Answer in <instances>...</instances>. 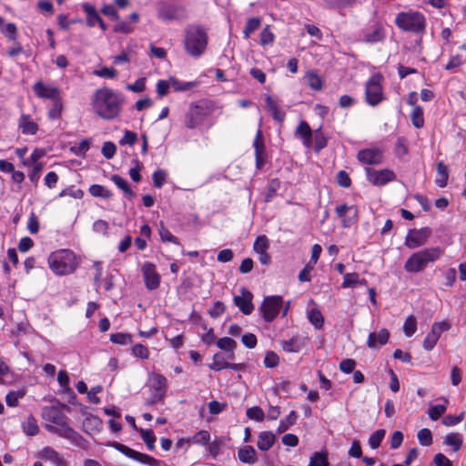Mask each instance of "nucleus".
<instances>
[{
	"label": "nucleus",
	"mask_w": 466,
	"mask_h": 466,
	"mask_svg": "<svg viewBox=\"0 0 466 466\" xmlns=\"http://www.w3.org/2000/svg\"><path fill=\"white\" fill-rule=\"evenodd\" d=\"M125 99L119 91L109 87H101L93 94L91 106L93 111L104 120H114L120 116Z\"/></svg>",
	"instance_id": "nucleus-2"
},
{
	"label": "nucleus",
	"mask_w": 466,
	"mask_h": 466,
	"mask_svg": "<svg viewBox=\"0 0 466 466\" xmlns=\"http://www.w3.org/2000/svg\"><path fill=\"white\" fill-rule=\"evenodd\" d=\"M275 41V35L270 30V26L267 25L263 28L259 35V44L262 46H272Z\"/></svg>",
	"instance_id": "nucleus-47"
},
{
	"label": "nucleus",
	"mask_w": 466,
	"mask_h": 466,
	"mask_svg": "<svg viewBox=\"0 0 466 466\" xmlns=\"http://www.w3.org/2000/svg\"><path fill=\"white\" fill-rule=\"evenodd\" d=\"M265 104L267 109L270 112L272 118L279 123H282L285 119L286 113L279 107L278 101L272 96H267L265 98Z\"/></svg>",
	"instance_id": "nucleus-26"
},
{
	"label": "nucleus",
	"mask_w": 466,
	"mask_h": 466,
	"mask_svg": "<svg viewBox=\"0 0 466 466\" xmlns=\"http://www.w3.org/2000/svg\"><path fill=\"white\" fill-rule=\"evenodd\" d=\"M82 9L86 15V25L94 27L100 21L101 17L96 8L90 3L82 4Z\"/></svg>",
	"instance_id": "nucleus-30"
},
{
	"label": "nucleus",
	"mask_w": 466,
	"mask_h": 466,
	"mask_svg": "<svg viewBox=\"0 0 466 466\" xmlns=\"http://www.w3.org/2000/svg\"><path fill=\"white\" fill-rule=\"evenodd\" d=\"M93 74L99 77L113 79L117 76V71L116 69H114L113 67L109 68V67L104 66V67L95 70L93 72Z\"/></svg>",
	"instance_id": "nucleus-64"
},
{
	"label": "nucleus",
	"mask_w": 466,
	"mask_h": 466,
	"mask_svg": "<svg viewBox=\"0 0 466 466\" xmlns=\"http://www.w3.org/2000/svg\"><path fill=\"white\" fill-rule=\"evenodd\" d=\"M365 279H360V275L356 272L353 273H346L343 276V282L341 284L342 289L352 288L357 284H365Z\"/></svg>",
	"instance_id": "nucleus-36"
},
{
	"label": "nucleus",
	"mask_w": 466,
	"mask_h": 466,
	"mask_svg": "<svg viewBox=\"0 0 466 466\" xmlns=\"http://www.w3.org/2000/svg\"><path fill=\"white\" fill-rule=\"evenodd\" d=\"M83 426L86 432L89 431H99L102 426V421L97 416L88 414L83 422Z\"/></svg>",
	"instance_id": "nucleus-38"
},
{
	"label": "nucleus",
	"mask_w": 466,
	"mask_h": 466,
	"mask_svg": "<svg viewBox=\"0 0 466 466\" xmlns=\"http://www.w3.org/2000/svg\"><path fill=\"white\" fill-rule=\"evenodd\" d=\"M216 344L217 347L223 350L224 352L235 351L237 348V342L229 337H223L218 339Z\"/></svg>",
	"instance_id": "nucleus-46"
},
{
	"label": "nucleus",
	"mask_w": 466,
	"mask_h": 466,
	"mask_svg": "<svg viewBox=\"0 0 466 466\" xmlns=\"http://www.w3.org/2000/svg\"><path fill=\"white\" fill-rule=\"evenodd\" d=\"M132 355L141 360H147L149 358V351L147 348L140 343L135 344L131 348Z\"/></svg>",
	"instance_id": "nucleus-61"
},
{
	"label": "nucleus",
	"mask_w": 466,
	"mask_h": 466,
	"mask_svg": "<svg viewBox=\"0 0 466 466\" xmlns=\"http://www.w3.org/2000/svg\"><path fill=\"white\" fill-rule=\"evenodd\" d=\"M410 120L416 128H420L424 125L423 109L420 106L413 107L410 113Z\"/></svg>",
	"instance_id": "nucleus-43"
},
{
	"label": "nucleus",
	"mask_w": 466,
	"mask_h": 466,
	"mask_svg": "<svg viewBox=\"0 0 466 466\" xmlns=\"http://www.w3.org/2000/svg\"><path fill=\"white\" fill-rule=\"evenodd\" d=\"M367 179L374 186L381 187L396 179V174L388 168L376 170L366 167Z\"/></svg>",
	"instance_id": "nucleus-12"
},
{
	"label": "nucleus",
	"mask_w": 466,
	"mask_h": 466,
	"mask_svg": "<svg viewBox=\"0 0 466 466\" xmlns=\"http://www.w3.org/2000/svg\"><path fill=\"white\" fill-rule=\"evenodd\" d=\"M246 415L248 419L255 421H262L265 418V413L258 406H254L247 410Z\"/></svg>",
	"instance_id": "nucleus-59"
},
{
	"label": "nucleus",
	"mask_w": 466,
	"mask_h": 466,
	"mask_svg": "<svg viewBox=\"0 0 466 466\" xmlns=\"http://www.w3.org/2000/svg\"><path fill=\"white\" fill-rule=\"evenodd\" d=\"M443 443L452 447L454 451H458L462 446L463 439L460 433H450L444 438Z\"/></svg>",
	"instance_id": "nucleus-37"
},
{
	"label": "nucleus",
	"mask_w": 466,
	"mask_h": 466,
	"mask_svg": "<svg viewBox=\"0 0 466 466\" xmlns=\"http://www.w3.org/2000/svg\"><path fill=\"white\" fill-rule=\"evenodd\" d=\"M308 466H329L327 452L326 451L314 452L310 456L309 463Z\"/></svg>",
	"instance_id": "nucleus-39"
},
{
	"label": "nucleus",
	"mask_w": 466,
	"mask_h": 466,
	"mask_svg": "<svg viewBox=\"0 0 466 466\" xmlns=\"http://www.w3.org/2000/svg\"><path fill=\"white\" fill-rule=\"evenodd\" d=\"M395 25L402 31L423 35L427 21L420 12L410 10L400 12L395 17Z\"/></svg>",
	"instance_id": "nucleus-6"
},
{
	"label": "nucleus",
	"mask_w": 466,
	"mask_h": 466,
	"mask_svg": "<svg viewBox=\"0 0 466 466\" xmlns=\"http://www.w3.org/2000/svg\"><path fill=\"white\" fill-rule=\"evenodd\" d=\"M151 389V403H157L164 399L167 393V380L166 377L159 373H152L148 379Z\"/></svg>",
	"instance_id": "nucleus-10"
},
{
	"label": "nucleus",
	"mask_w": 466,
	"mask_h": 466,
	"mask_svg": "<svg viewBox=\"0 0 466 466\" xmlns=\"http://www.w3.org/2000/svg\"><path fill=\"white\" fill-rule=\"evenodd\" d=\"M269 248V241L267 236L261 235L258 236L253 245L254 251L258 254L262 252H266Z\"/></svg>",
	"instance_id": "nucleus-53"
},
{
	"label": "nucleus",
	"mask_w": 466,
	"mask_h": 466,
	"mask_svg": "<svg viewBox=\"0 0 466 466\" xmlns=\"http://www.w3.org/2000/svg\"><path fill=\"white\" fill-rule=\"evenodd\" d=\"M170 87L175 91H186L190 89L195 86L194 82H181L175 77H170L168 79Z\"/></svg>",
	"instance_id": "nucleus-55"
},
{
	"label": "nucleus",
	"mask_w": 466,
	"mask_h": 466,
	"mask_svg": "<svg viewBox=\"0 0 466 466\" xmlns=\"http://www.w3.org/2000/svg\"><path fill=\"white\" fill-rule=\"evenodd\" d=\"M309 322L315 329H321L324 323V318L318 309H311L308 313Z\"/></svg>",
	"instance_id": "nucleus-44"
},
{
	"label": "nucleus",
	"mask_w": 466,
	"mask_h": 466,
	"mask_svg": "<svg viewBox=\"0 0 466 466\" xmlns=\"http://www.w3.org/2000/svg\"><path fill=\"white\" fill-rule=\"evenodd\" d=\"M282 304L283 299L281 296H270L265 298L260 307L264 320L266 322L273 321L279 315Z\"/></svg>",
	"instance_id": "nucleus-11"
},
{
	"label": "nucleus",
	"mask_w": 466,
	"mask_h": 466,
	"mask_svg": "<svg viewBox=\"0 0 466 466\" xmlns=\"http://www.w3.org/2000/svg\"><path fill=\"white\" fill-rule=\"evenodd\" d=\"M281 345L283 350L287 352H299L302 348L301 342L297 338L283 340Z\"/></svg>",
	"instance_id": "nucleus-48"
},
{
	"label": "nucleus",
	"mask_w": 466,
	"mask_h": 466,
	"mask_svg": "<svg viewBox=\"0 0 466 466\" xmlns=\"http://www.w3.org/2000/svg\"><path fill=\"white\" fill-rule=\"evenodd\" d=\"M335 211L341 219L343 228H349L358 220V209L355 206L341 204L336 207Z\"/></svg>",
	"instance_id": "nucleus-18"
},
{
	"label": "nucleus",
	"mask_w": 466,
	"mask_h": 466,
	"mask_svg": "<svg viewBox=\"0 0 466 466\" xmlns=\"http://www.w3.org/2000/svg\"><path fill=\"white\" fill-rule=\"evenodd\" d=\"M160 239L163 242H171L175 245L180 246L179 239L175 237L165 226L161 225L158 228Z\"/></svg>",
	"instance_id": "nucleus-50"
},
{
	"label": "nucleus",
	"mask_w": 466,
	"mask_h": 466,
	"mask_svg": "<svg viewBox=\"0 0 466 466\" xmlns=\"http://www.w3.org/2000/svg\"><path fill=\"white\" fill-rule=\"evenodd\" d=\"M238 456L239 461L243 463L254 464L258 461L257 452L250 445L240 449L238 452Z\"/></svg>",
	"instance_id": "nucleus-31"
},
{
	"label": "nucleus",
	"mask_w": 466,
	"mask_h": 466,
	"mask_svg": "<svg viewBox=\"0 0 466 466\" xmlns=\"http://www.w3.org/2000/svg\"><path fill=\"white\" fill-rule=\"evenodd\" d=\"M208 44V30L197 24L188 25L184 31V48L186 53L194 58H198L207 50Z\"/></svg>",
	"instance_id": "nucleus-3"
},
{
	"label": "nucleus",
	"mask_w": 466,
	"mask_h": 466,
	"mask_svg": "<svg viewBox=\"0 0 466 466\" xmlns=\"http://www.w3.org/2000/svg\"><path fill=\"white\" fill-rule=\"evenodd\" d=\"M382 80L383 77L380 74H374L367 81L365 97L370 106H375L383 100Z\"/></svg>",
	"instance_id": "nucleus-8"
},
{
	"label": "nucleus",
	"mask_w": 466,
	"mask_h": 466,
	"mask_svg": "<svg viewBox=\"0 0 466 466\" xmlns=\"http://www.w3.org/2000/svg\"><path fill=\"white\" fill-rule=\"evenodd\" d=\"M111 181L123 191L127 198H132L135 196L134 191L130 188L128 182L119 175H113Z\"/></svg>",
	"instance_id": "nucleus-33"
},
{
	"label": "nucleus",
	"mask_w": 466,
	"mask_h": 466,
	"mask_svg": "<svg viewBox=\"0 0 466 466\" xmlns=\"http://www.w3.org/2000/svg\"><path fill=\"white\" fill-rule=\"evenodd\" d=\"M307 85L314 91L322 89L323 81L315 71H309L305 75Z\"/></svg>",
	"instance_id": "nucleus-34"
},
{
	"label": "nucleus",
	"mask_w": 466,
	"mask_h": 466,
	"mask_svg": "<svg viewBox=\"0 0 466 466\" xmlns=\"http://www.w3.org/2000/svg\"><path fill=\"white\" fill-rule=\"evenodd\" d=\"M63 112L62 99L53 102L52 106L49 108L47 116L49 119L57 120L61 117Z\"/></svg>",
	"instance_id": "nucleus-49"
},
{
	"label": "nucleus",
	"mask_w": 466,
	"mask_h": 466,
	"mask_svg": "<svg viewBox=\"0 0 466 466\" xmlns=\"http://www.w3.org/2000/svg\"><path fill=\"white\" fill-rule=\"evenodd\" d=\"M446 411V405L445 404H438L431 406L429 410L428 414L431 420H439Z\"/></svg>",
	"instance_id": "nucleus-62"
},
{
	"label": "nucleus",
	"mask_w": 466,
	"mask_h": 466,
	"mask_svg": "<svg viewBox=\"0 0 466 466\" xmlns=\"http://www.w3.org/2000/svg\"><path fill=\"white\" fill-rule=\"evenodd\" d=\"M25 396L24 390H11L5 396V402L9 407H16L18 401Z\"/></svg>",
	"instance_id": "nucleus-54"
},
{
	"label": "nucleus",
	"mask_w": 466,
	"mask_h": 466,
	"mask_svg": "<svg viewBox=\"0 0 466 466\" xmlns=\"http://www.w3.org/2000/svg\"><path fill=\"white\" fill-rule=\"evenodd\" d=\"M451 325L447 321L435 322L432 324L430 332L425 337L422 346L427 351L433 350L442 332L449 330Z\"/></svg>",
	"instance_id": "nucleus-13"
},
{
	"label": "nucleus",
	"mask_w": 466,
	"mask_h": 466,
	"mask_svg": "<svg viewBox=\"0 0 466 466\" xmlns=\"http://www.w3.org/2000/svg\"><path fill=\"white\" fill-rule=\"evenodd\" d=\"M295 135L297 137L300 138L303 142V145L307 147H309L312 144V132L309 125L301 121L298 126Z\"/></svg>",
	"instance_id": "nucleus-27"
},
{
	"label": "nucleus",
	"mask_w": 466,
	"mask_h": 466,
	"mask_svg": "<svg viewBox=\"0 0 466 466\" xmlns=\"http://www.w3.org/2000/svg\"><path fill=\"white\" fill-rule=\"evenodd\" d=\"M110 340L115 344L127 345L131 343L132 337L127 333L117 332L110 335Z\"/></svg>",
	"instance_id": "nucleus-56"
},
{
	"label": "nucleus",
	"mask_w": 466,
	"mask_h": 466,
	"mask_svg": "<svg viewBox=\"0 0 466 466\" xmlns=\"http://www.w3.org/2000/svg\"><path fill=\"white\" fill-rule=\"evenodd\" d=\"M252 299V293L246 288H241L240 295L234 297V303L244 315H249L254 309Z\"/></svg>",
	"instance_id": "nucleus-20"
},
{
	"label": "nucleus",
	"mask_w": 466,
	"mask_h": 466,
	"mask_svg": "<svg viewBox=\"0 0 466 466\" xmlns=\"http://www.w3.org/2000/svg\"><path fill=\"white\" fill-rule=\"evenodd\" d=\"M192 442L198 445H207L210 441V433L201 430L192 437Z\"/></svg>",
	"instance_id": "nucleus-60"
},
{
	"label": "nucleus",
	"mask_w": 466,
	"mask_h": 466,
	"mask_svg": "<svg viewBox=\"0 0 466 466\" xmlns=\"http://www.w3.org/2000/svg\"><path fill=\"white\" fill-rule=\"evenodd\" d=\"M64 408H66V405L46 406L42 409V418L48 422L45 425V429L68 440L73 445L86 448V441L69 425V420L63 411Z\"/></svg>",
	"instance_id": "nucleus-1"
},
{
	"label": "nucleus",
	"mask_w": 466,
	"mask_h": 466,
	"mask_svg": "<svg viewBox=\"0 0 466 466\" xmlns=\"http://www.w3.org/2000/svg\"><path fill=\"white\" fill-rule=\"evenodd\" d=\"M18 127L24 135H35L38 131V125L33 121L29 115H22Z\"/></svg>",
	"instance_id": "nucleus-28"
},
{
	"label": "nucleus",
	"mask_w": 466,
	"mask_h": 466,
	"mask_svg": "<svg viewBox=\"0 0 466 466\" xmlns=\"http://www.w3.org/2000/svg\"><path fill=\"white\" fill-rule=\"evenodd\" d=\"M157 16L163 22L183 21L188 16L187 7L178 3L159 0L157 5Z\"/></svg>",
	"instance_id": "nucleus-7"
},
{
	"label": "nucleus",
	"mask_w": 466,
	"mask_h": 466,
	"mask_svg": "<svg viewBox=\"0 0 466 466\" xmlns=\"http://www.w3.org/2000/svg\"><path fill=\"white\" fill-rule=\"evenodd\" d=\"M298 419V415L296 411L291 410L288 416H286L284 419H282L279 424L278 431L279 433L285 432L288 431L292 425L296 423V420Z\"/></svg>",
	"instance_id": "nucleus-41"
},
{
	"label": "nucleus",
	"mask_w": 466,
	"mask_h": 466,
	"mask_svg": "<svg viewBox=\"0 0 466 466\" xmlns=\"http://www.w3.org/2000/svg\"><path fill=\"white\" fill-rule=\"evenodd\" d=\"M145 286L149 290L157 289L160 285L161 276L157 271L155 264L147 261L141 268Z\"/></svg>",
	"instance_id": "nucleus-16"
},
{
	"label": "nucleus",
	"mask_w": 466,
	"mask_h": 466,
	"mask_svg": "<svg viewBox=\"0 0 466 466\" xmlns=\"http://www.w3.org/2000/svg\"><path fill=\"white\" fill-rule=\"evenodd\" d=\"M208 367L214 371H220L225 369L240 371L244 369L245 365L243 363H231L227 360L223 353L218 352L213 355L212 362L208 364Z\"/></svg>",
	"instance_id": "nucleus-19"
},
{
	"label": "nucleus",
	"mask_w": 466,
	"mask_h": 466,
	"mask_svg": "<svg viewBox=\"0 0 466 466\" xmlns=\"http://www.w3.org/2000/svg\"><path fill=\"white\" fill-rule=\"evenodd\" d=\"M47 261L50 269L57 276L72 274L79 265L76 254L70 249H58L52 252Z\"/></svg>",
	"instance_id": "nucleus-5"
},
{
	"label": "nucleus",
	"mask_w": 466,
	"mask_h": 466,
	"mask_svg": "<svg viewBox=\"0 0 466 466\" xmlns=\"http://www.w3.org/2000/svg\"><path fill=\"white\" fill-rule=\"evenodd\" d=\"M417 330V320L413 315H410L403 325V332L406 337H411Z\"/></svg>",
	"instance_id": "nucleus-52"
},
{
	"label": "nucleus",
	"mask_w": 466,
	"mask_h": 466,
	"mask_svg": "<svg viewBox=\"0 0 466 466\" xmlns=\"http://www.w3.org/2000/svg\"><path fill=\"white\" fill-rule=\"evenodd\" d=\"M91 196L95 198H101L104 199H109L112 198V192L106 187L98 184H94L89 187L88 189Z\"/></svg>",
	"instance_id": "nucleus-35"
},
{
	"label": "nucleus",
	"mask_w": 466,
	"mask_h": 466,
	"mask_svg": "<svg viewBox=\"0 0 466 466\" xmlns=\"http://www.w3.org/2000/svg\"><path fill=\"white\" fill-rule=\"evenodd\" d=\"M443 255L440 247H431L413 252L404 263V269L408 273H420L424 271L430 264L439 260Z\"/></svg>",
	"instance_id": "nucleus-4"
},
{
	"label": "nucleus",
	"mask_w": 466,
	"mask_h": 466,
	"mask_svg": "<svg viewBox=\"0 0 466 466\" xmlns=\"http://www.w3.org/2000/svg\"><path fill=\"white\" fill-rule=\"evenodd\" d=\"M364 42L369 44H376L383 41L385 38V29L379 22H372L366 26L361 33Z\"/></svg>",
	"instance_id": "nucleus-17"
},
{
	"label": "nucleus",
	"mask_w": 466,
	"mask_h": 466,
	"mask_svg": "<svg viewBox=\"0 0 466 466\" xmlns=\"http://www.w3.org/2000/svg\"><path fill=\"white\" fill-rule=\"evenodd\" d=\"M437 177L435 178V183L440 187H445L447 186L448 178H449V169L448 167L442 162L440 161L437 164Z\"/></svg>",
	"instance_id": "nucleus-32"
},
{
	"label": "nucleus",
	"mask_w": 466,
	"mask_h": 466,
	"mask_svg": "<svg viewBox=\"0 0 466 466\" xmlns=\"http://www.w3.org/2000/svg\"><path fill=\"white\" fill-rule=\"evenodd\" d=\"M390 338V332L387 329H381L378 333L370 332L368 340L367 346L370 349H377L385 345Z\"/></svg>",
	"instance_id": "nucleus-24"
},
{
	"label": "nucleus",
	"mask_w": 466,
	"mask_h": 466,
	"mask_svg": "<svg viewBox=\"0 0 466 466\" xmlns=\"http://www.w3.org/2000/svg\"><path fill=\"white\" fill-rule=\"evenodd\" d=\"M261 25V19L258 17H251L248 19L246 25L243 30L245 39H248L250 35L259 28Z\"/></svg>",
	"instance_id": "nucleus-40"
},
{
	"label": "nucleus",
	"mask_w": 466,
	"mask_h": 466,
	"mask_svg": "<svg viewBox=\"0 0 466 466\" xmlns=\"http://www.w3.org/2000/svg\"><path fill=\"white\" fill-rule=\"evenodd\" d=\"M208 116V109L207 107L196 103H192L185 114V126L188 129L197 128L204 123Z\"/></svg>",
	"instance_id": "nucleus-9"
},
{
	"label": "nucleus",
	"mask_w": 466,
	"mask_h": 466,
	"mask_svg": "<svg viewBox=\"0 0 466 466\" xmlns=\"http://www.w3.org/2000/svg\"><path fill=\"white\" fill-rule=\"evenodd\" d=\"M430 236L431 229L429 228L410 229L405 238L404 244L408 248L414 249L423 246L427 242Z\"/></svg>",
	"instance_id": "nucleus-14"
},
{
	"label": "nucleus",
	"mask_w": 466,
	"mask_h": 466,
	"mask_svg": "<svg viewBox=\"0 0 466 466\" xmlns=\"http://www.w3.org/2000/svg\"><path fill=\"white\" fill-rule=\"evenodd\" d=\"M328 144V138L321 130V128H319L315 130L314 132V149L316 152H319L324 147H327Z\"/></svg>",
	"instance_id": "nucleus-45"
},
{
	"label": "nucleus",
	"mask_w": 466,
	"mask_h": 466,
	"mask_svg": "<svg viewBox=\"0 0 466 466\" xmlns=\"http://www.w3.org/2000/svg\"><path fill=\"white\" fill-rule=\"evenodd\" d=\"M38 456L41 460L50 461L56 466H66V464L62 455L49 446L43 448Z\"/></svg>",
	"instance_id": "nucleus-23"
},
{
	"label": "nucleus",
	"mask_w": 466,
	"mask_h": 466,
	"mask_svg": "<svg viewBox=\"0 0 466 466\" xmlns=\"http://www.w3.org/2000/svg\"><path fill=\"white\" fill-rule=\"evenodd\" d=\"M33 91L39 98L50 99L53 102L62 99L59 87L51 84H45L42 81H37L34 84Z\"/></svg>",
	"instance_id": "nucleus-15"
},
{
	"label": "nucleus",
	"mask_w": 466,
	"mask_h": 466,
	"mask_svg": "<svg viewBox=\"0 0 466 466\" xmlns=\"http://www.w3.org/2000/svg\"><path fill=\"white\" fill-rule=\"evenodd\" d=\"M276 436L271 431H262L258 438L257 446L262 451H268L275 443Z\"/></svg>",
	"instance_id": "nucleus-29"
},
{
	"label": "nucleus",
	"mask_w": 466,
	"mask_h": 466,
	"mask_svg": "<svg viewBox=\"0 0 466 466\" xmlns=\"http://www.w3.org/2000/svg\"><path fill=\"white\" fill-rule=\"evenodd\" d=\"M167 177V173L164 169H157L152 175V179L155 187L160 188L164 185L166 178Z\"/></svg>",
	"instance_id": "nucleus-63"
},
{
	"label": "nucleus",
	"mask_w": 466,
	"mask_h": 466,
	"mask_svg": "<svg viewBox=\"0 0 466 466\" xmlns=\"http://www.w3.org/2000/svg\"><path fill=\"white\" fill-rule=\"evenodd\" d=\"M112 446L127 457L137 461L143 464H152V462L155 461L154 458L151 456L138 452L119 442H114L112 443Z\"/></svg>",
	"instance_id": "nucleus-21"
},
{
	"label": "nucleus",
	"mask_w": 466,
	"mask_h": 466,
	"mask_svg": "<svg viewBox=\"0 0 466 466\" xmlns=\"http://www.w3.org/2000/svg\"><path fill=\"white\" fill-rule=\"evenodd\" d=\"M384 436H385V430H377L376 431H374L370 436V439H369V445L370 446L371 449H377L382 440L384 439Z\"/></svg>",
	"instance_id": "nucleus-58"
},
{
	"label": "nucleus",
	"mask_w": 466,
	"mask_h": 466,
	"mask_svg": "<svg viewBox=\"0 0 466 466\" xmlns=\"http://www.w3.org/2000/svg\"><path fill=\"white\" fill-rule=\"evenodd\" d=\"M253 146L255 148L256 165L258 168H261L266 161V149L261 135V131L258 130L254 139Z\"/></svg>",
	"instance_id": "nucleus-25"
},
{
	"label": "nucleus",
	"mask_w": 466,
	"mask_h": 466,
	"mask_svg": "<svg viewBox=\"0 0 466 466\" xmlns=\"http://www.w3.org/2000/svg\"><path fill=\"white\" fill-rule=\"evenodd\" d=\"M140 435L144 442L146 443L147 449L149 451H153L155 449V441H156V436L154 434V431L152 430H144L140 429Z\"/></svg>",
	"instance_id": "nucleus-51"
},
{
	"label": "nucleus",
	"mask_w": 466,
	"mask_h": 466,
	"mask_svg": "<svg viewBox=\"0 0 466 466\" xmlns=\"http://www.w3.org/2000/svg\"><path fill=\"white\" fill-rule=\"evenodd\" d=\"M22 429L28 436H35L39 432L36 420L33 417L27 418V420L22 423Z\"/></svg>",
	"instance_id": "nucleus-42"
},
{
	"label": "nucleus",
	"mask_w": 466,
	"mask_h": 466,
	"mask_svg": "<svg viewBox=\"0 0 466 466\" xmlns=\"http://www.w3.org/2000/svg\"><path fill=\"white\" fill-rule=\"evenodd\" d=\"M358 160L367 165H378L382 161V151L378 148H365L358 153Z\"/></svg>",
	"instance_id": "nucleus-22"
},
{
	"label": "nucleus",
	"mask_w": 466,
	"mask_h": 466,
	"mask_svg": "<svg viewBox=\"0 0 466 466\" xmlns=\"http://www.w3.org/2000/svg\"><path fill=\"white\" fill-rule=\"evenodd\" d=\"M417 438L420 444L422 446H430L432 444V434L427 428L420 430L418 431Z\"/></svg>",
	"instance_id": "nucleus-57"
}]
</instances>
